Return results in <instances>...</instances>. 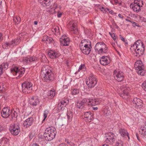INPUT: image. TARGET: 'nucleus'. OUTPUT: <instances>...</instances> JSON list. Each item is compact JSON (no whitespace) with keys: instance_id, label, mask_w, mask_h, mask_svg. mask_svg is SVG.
I'll list each match as a JSON object with an SVG mask.
<instances>
[{"instance_id":"41","label":"nucleus","mask_w":146,"mask_h":146,"mask_svg":"<svg viewBox=\"0 0 146 146\" xmlns=\"http://www.w3.org/2000/svg\"><path fill=\"white\" fill-rule=\"evenodd\" d=\"M49 113V112L48 110H45L44 112L43 113V117H44V119L42 121V123L44 121L46 118L48 114Z\"/></svg>"},{"instance_id":"56","label":"nucleus","mask_w":146,"mask_h":146,"mask_svg":"<svg viewBox=\"0 0 146 146\" xmlns=\"http://www.w3.org/2000/svg\"><path fill=\"white\" fill-rule=\"evenodd\" d=\"M143 62L142 61L140 60H137L135 64H142Z\"/></svg>"},{"instance_id":"30","label":"nucleus","mask_w":146,"mask_h":146,"mask_svg":"<svg viewBox=\"0 0 146 146\" xmlns=\"http://www.w3.org/2000/svg\"><path fill=\"white\" fill-rule=\"evenodd\" d=\"M119 133L122 137H127L129 139V134L127 131L125 129H120L119 131Z\"/></svg>"},{"instance_id":"38","label":"nucleus","mask_w":146,"mask_h":146,"mask_svg":"<svg viewBox=\"0 0 146 146\" xmlns=\"http://www.w3.org/2000/svg\"><path fill=\"white\" fill-rule=\"evenodd\" d=\"M81 70H82L83 71H85L86 70V68L85 66V64H81L79 66L78 71L76 73L80 72Z\"/></svg>"},{"instance_id":"49","label":"nucleus","mask_w":146,"mask_h":146,"mask_svg":"<svg viewBox=\"0 0 146 146\" xmlns=\"http://www.w3.org/2000/svg\"><path fill=\"white\" fill-rule=\"evenodd\" d=\"M112 2L114 3L115 4H118L119 5H121L122 2L121 1H119L118 0H112Z\"/></svg>"},{"instance_id":"54","label":"nucleus","mask_w":146,"mask_h":146,"mask_svg":"<svg viewBox=\"0 0 146 146\" xmlns=\"http://www.w3.org/2000/svg\"><path fill=\"white\" fill-rule=\"evenodd\" d=\"M62 14V13L61 12H60V11H58L57 14V17L58 18L60 17Z\"/></svg>"},{"instance_id":"37","label":"nucleus","mask_w":146,"mask_h":146,"mask_svg":"<svg viewBox=\"0 0 146 146\" xmlns=\"http://www.w3.org/2000/svg\"><path fill=\"white\" fill-rule=\"evenodd\" d=\"M88 100L89 99L84 98L81 101L84 106L85 105H89V103L88 102Z\"/></svg>"},{"instance_id":"15","label":"nucleus","mask_w":146,"mask_h":146,"mask_svg":"<svg viewBox=\"0 0 146 146\" xmlns=\"http://www.w3.org/2000/svg\"><path fill=\"white\" fill-rule=\"evenodd\" d=\"M91 45L90 41L88 39H84L81 40L79 44L80 48L86 47Z\"/></svg>"},{"instance_id":"13","label":"nucleus","mask_w":146,"mask_h":146,"mask_svg":"<svg viewBox=\"0 0 146 146\" xmlns=\"http://www.w3.org/2000/svg\"><path fill=\"white\" fill-rule=\"evenodd\" d=\"M70 30L72 33L74 34H77L78 30L76 27L77 24L74 21H70L68 25Z\"/></svg>"},{"instance_id":"64","label":"nucleus","mask_w":146,"mask_h":146,"mask_svg":"<svg viewBox=\"0 0 146 146\" xmlns=\"http://www.w3.org/2000/svg\"><path fill=\"white\" fill-rule=\"evenodd\" d=\"M32 146H39L37 144L35 143L33 144Z\"/></svg>"},{"instance_id":"14","label":"nucleus","mask_w":146,"mask_h":146,"mask_svg":"<svg viewBox=\"0 0 146 146\" xmlns=\"http://www.w3.org/2000/svg\"><path fill=\"white\" fill-rule=\"evenodd\" d=\"M60 43L63 46H68L69 44L70 40L66 35H62L60 39Z\"/></svg>"},{"instance_id":"36","label":"nucleus","mask_w":146,"mask_h":146,"mask_svg":"<svg viewBox=\"0 0 146 146\" xmlns=\"http://www.w3.org/2000/svg\"><path fill=\"white\" fill-rule=\"evenodd\" d=\"M67 117L68 119V121L70 122L72 120V113L71 111L68 112L67 114Z\"/></svg>"},{"instance_id":"5","label":"nucleus","mask_w":146,"mask_h":146,"mask_svg":"<svg viewBox=\"0 0 146 146\" xmlns=\"http://www.w3.org/2000/svg\"><path fill=\"white\" fill-rule=\"evenodd\" d=\"M97 81L96 76L92 74H90L87 80L86 84L88 87L92 88L94 87L97 84Z\"/></svg>"},{"instance_id":"47","label":"nucleus","mask_w":146,"mask_h":146,"mask_svg":"<svg viewBox=\"0 0 146 146\" xmlns=\"http://www.w3.org/2000/svg\"><path fill=\"white\" fill-rule=\"evenodd\" d=\"M108 12H109L111 15L113 16H115L116 14V13L114 12L112 10L109 9H108V10L107 13Z\"/></svg>"},{"instance_id":"4","label":"nucleus","mask_w":146,"mask_h":146,"mask_svg":"<svg viewBox=\"0 0 146 146\" xmlns=\"http://www.w3.org/2000/svg\"><path fill=\"white\" fill-rule=\"evenodd\" d=\"M128 89L127 87L120 86L118 87L117 92L121 97L126 100L129 97Z\"/></svg>"},{"instance_id":"53","label":"nucleus","mask_w":146,"mask_h":146,"mask_svg":"<svg viewBox=\"0 0 146 146\" xmlns=\"http://www.w3.org/2000/svg\"><path fill=\"white\" fill-rule=\"evenodd\" d=\"M140 19L142 22H146V19L143 17H140Z\"/></svg>"},{"instance_id":"23","label":"nucleus","mask_w":146,"mask_h":146,"mask_svg":"<svg viewBox=\"0 0 146 146\" xmlns=\"http://www.w3.org/2000/svg\"><path fill=\"white\" fill-rule=\"evenodd\" d=\"M55 130L56 129L54 128L49 127L46 129L44 133L49 134L50 135H52L53 136H55L56 135Z\"/></svg>"},{"instance_id":"55","label":"nucleus","mask_w":146,"mask_h":146,"mask_svg":"<svg viewBox=\"0 0 146 146\" xmlns=\"http://www.w3.org/2000/svg\"><path fill=\"white\" fill-rule=\"evenodd\" d=\"M117 146H123V143L121 141L117 142Z\"/></svg>"},{"instance_id":"31","label":"nucleus","mask_w":146,"mask_h":146,"mask_svg":"<svg viewBox=\"0 0 146 146\" xmlns=\"http://www.w3.org/2000/svg\"><path fill=\"white\" fill-rule=\"evenodd\" d=\"M42 40L46 43H50L52 42L53 40V39L47 36H43Z\"/></svg>"},{"instance_id":"21","label":"nucleus","mask_w":146,"mask_h":146,"mask_svg":"<svg viewBox=\"0 0 146 146\" xmlns=\"http://www.w3.org/2000/svg\"><path fill=\"white\" fill-rule=\"evenodd\" d=\"M133 103L134 104L135 106L140 108L143 105V104L142 101L139 98H134L132 101Z\"/></svg>"},{"instance_id":"52","label":"nucleus","mask_w":146,"mask_h":146,"mask_svg":"<svg viewBox=\"0 0 146 146\" xmlns=\"http://www.w3.org/2000/svg\"><path fill=\"white\" fill-rule=\"evenodd\" d=\"M142 87L144 89L145 91H146V82L145 81L142 84Z\"/></svg>"},{"instance_id":"63","label":"nucleus","mask_w":146,"mask_h":146,"mask_svg":"<svg viewBox=\"0 0 146 146\" xmlns=\"http://www.w3.org/2000/svg\"><path fill=\"white\" fill-rule=\"evenodd\" d=\"M66 64H69V63H71L72 62H71V61L70 60H67V61H66Z\"/></svg>"},{"instance_id":"10","label":"nucleus","mask_w":146,"mask_h":146,"mask_svg":"<svg viewBox=\"0 0 146 146\" xmlns=\"http://www.w3.org/2000/svg\"><path fill=\"white\" fill-rule=\"evenodd\" d=\"M104 139L107 143L112 144L115 141L116 136L113 133L109 132L106 135Z\"/></svg>"},{"instance_id":"35","label":"nucleus","mask_w":146,"mask_h":146,"mask_svg":"<svg viewBox=\"0 0 146 146\" xmlns=\"http://www.w3.org/2000/svg\"><path fill=\"white\" fill-rule=\"evenodd\" d=\"M3 48H9L13 47V45L11 42V41L9 42H6L4 43L3 45Z\"/></svg>"},{"instance_id":"48","label":"nucleus","mask_w":146,"mask_h":146,"mask_svg":"<svg viewBox=\"0 0 146 146\" xmlns=\"http://www.w3.org/2000/svg\"><path fill=\"white\" fill-rule=\"evenodd\" d=\"M11 116L12 117H16L17 116V113L15 111H11Z\"/></svg>"},{"instance_id":"43","label":"nucleus","mask_w":146,"mask_h":146,"mask_svg":"<svg viewBox=\"0 0 146 146\" xmlns=\"http://www.w3.org/2000/svg\"><path fill=\"white\" fill-rule=\"evenodd\" d=\"M76 105L77 107L79 109H83L84 107V106L81 101L77 102Z\"/></svg>"},{"instance_id":"46","label":"nucleus","mask_w":146,"mask_h":146,"mask_svg":"<svg viewBox=\"0 0 146 146\" xmlns=\"http://www.w3.org/2000/svg\"><path fill=\"white\" fill-rule=\"evenodd\" d=\"M100 9L101 11L104 13L108 12V8L101 7L100 8Z\"/></svg>"},{"instance_id":"59","label":"nucleus","mask_w":146,"mask_h":146,"mask_svg":"<svg viewBox=\"0 0 146 146\" xmlns=\"http://www.w3.org/2000/svg\"><path fill=\"white\" fill-rule=\"evenodd\" d=\"M59 146H68V145L65 143H61Z\"/></svg>"},{"instance_id":"3","label":"nucleus","mask_w":146,"mask_h":146,"mask_svg":"<svg viewBox=\"0 0 146 146\" xmlns=\"http://www.w3.org/2000/svg\"><path fill=\"white\" fill-rule=\"evenodd\" d=\"M43 80L46 82H49L52 80L54 79V74L51 70H45L43 68Z\"/></svg>"},{"instance_id":"19","label":"nucleus","mask_w":146,"mask_h":146,"mask_svg":"<svg viewBox=\"0 0 146 146\" xmlns=\"http://www.w3.org/2000/svg\"><path fill=\"white\" fill-rule=\"evenodd\" d=\"M69 100L67 99H64L62 100L60 104H59L57 106V108L59 110H63L65 107L68 103Z\"/></svg>"},{"instance_id":"34","label":"nucleus","mask_w":146,"mask_h":146,"mask_svg":"<svg viewBox=\"0 0 146 146\" xmlns=\"http://www.w3.org/2000/svg\"><path fill=\"white\" fill-rule=\"evenodd\" d=\"M20 39L19 38H17L16 39H13L11 41V42L13 46L17 45L19 44L20 42Z\"/></svg>"},{"instance_id":"2","label":"nucleus","mask_w":146,"mask_h":146,"mask_svg":"<svg viewBox=\"0 0 146 146\" xmlns=\"http://www.w3.org/2000/svg\"><path fill=\"white\" fill-rule=\"evenodd\" d=\"M96 52L99 54L106 53L108 50L106 45L102 42H98L96 44L94 48Z\"/></svg>"},{"instance_id":"17","label":"nucleus","mask_w":146,"mask_h":146,"mask_svg":"<svg viewBox=\"0 0 146 146\" xmlns=\"http://www.w3.org/2000/svg\"><path fill=\"white\" fill-rule=\"evenodd\" d=\"M48 55L51 58L54 59L59 56L60 54L57 51L50 50L48 51Z\"/></svg>"},{"instance_id":"25","label":"nucleus","mask_w":146,"mask_h":146,"mask_svg":"<svg viewBox=\"0 0 146 146\" xmlns=\"http://www.w3.org/2000/svg\"><path fill=\"white\" fill-rule=\"evenodd\" d=\"M110 61V58L107 56H103L100 59V64H104V63L109 64Z\"/></svg>"},{"instance_id":"1","label":"nucleus","mask_w":146,"mask_h":146,"mask_svg":"<svg viewBox=\"0 0 146 146\" xmlns=\"http://www.w3.org/2000/svg\"><path fill=\"white\" fill-rule=\"evenodd\" d=\"M130 49L135 52L134 55L135 56L139 57L143 54L145 47L142 41L139 40L131 46Z\"/></svg>"},{"instance_id":"24","label":"nucleus","mask_w":146,"mask_h":146,"mask_svg":"<svg viewBox=\"0 0 146 146\" xmlns=\"http://www.w3.org/2000/svg\"><path fill=\"white\" fill-rule=\"evenodd\" d=\"M23 63H25L27 62H31L33 61H34L37 60V58L35 56L30 57L28 56L27 57H25L23 58Z\"/></svg>"},{"instance_id":"51","label":"nucleus","mask_w":146,"mask_h":146,"mask_svg":"<svg viewBox=\"0 0 146 146\" xmlns=\"http://www.w3.org/2000/svg\"><path fill=\"white\" fill-rule=\"evenodd\" d=\"M120 36L121 39L124 42L125 44H127V40L124 38L123 37L121 36V35H120Z\"/></svg>"},{"instance_id":"61","label":"nucleus","mask_w":146,"mask_h":146,"mask_svg":"<svg viewBox=\"0 0 146 146\" xmlns=\"http://www.w3.org/2000/svg\"><path fill=\"white\" fill-rule=\"evenodd\" d=\"M2 39L3 37L2 34L0 33V42L2 40Z\"/></svg>"},{"instance_id":"6","label":"nucleus","mask_w":146,"mask_h":146,"mask_svg":"<svg viewBox=\"0 0 146 146\" xmlns=\"http://www.w3.org/2000/svg\"><path fill=\"white\" fill-rule=\"evenodd\" d=\"M33 84L30 82H25L22 84L23 92L25 94L29 93L33 90Z\"/></svg>"},{"instance_id":"22","label":"nucleus","mask_w":146,"mask_h":146,"mask_svg":"<svg viewBox=\"0 0 146 146\" xmlns=\"http://www.w3.org/2000/svg\"><path fill=\"white\" fill-rule=\"evenodd\" d=\"M84 117L86 118L85 120L87 122H90L93 118V114L90 112H85L84 115Z\"/></svg>"},{"instance_id":"8","label":"nucleus","mask_w":146,"mask_h":146,"mask_svg":"<svg viewBox=\"0 0 146 146\" xmlns=\"http://www.w3.org/2000/svg\"><path fill=\"white\" fill-rule=\"evenodd\" d=\"M11 72L14 76L18 75V78L21 77L25 72L24 68H19L17 67H15L11 68Z\"/></svg>"},{"instance_id":"11","label":"nucleus","mask_w":146,"mask_h":146,"mask_svg":"<svg viewBox=\"0 0 146 146\" xmlns=\"http://www.w3.org/2000/svg\"><path fill=\"white\" fill-rule=\"evenodd\" d=\"M135 67L136 71L138 75L141 76L145 75V71L143 64H135Z\"/></svg>"},{"instance_id":"26","label":"nucleus","mask_w":146,"mask_h":146,"mask_svg":"<svg viewBox=\"0 0 146 146\" xmlns=\"http://www.w3.org/2000/svg\"><path fill=\"white\" fill-rule=\"evenodd\" d=\"M91 45L90 46L86 47L80 49L82 52L85 54H89L90 52L91 48Z\"/></svg>"},{"instance_id":"39","label":"nucleus","mask_w":146,"mask_h":146,"mask_svg":"<svg viewBox=\"0 0 146 146\" xmlns=\"http://www.w3.org/2000/svg\"><path fill=\"white\" fill-rule=\"evenodd\" d=\"M8 64H1L0 65V76L3 73V70L4 68H6L5 66L6 65L7 67L8 66Z\"/></svg>"},{"instance_id":"60","label":"nucleus","mask_w":146,"mask_h":146,"mask_svg":"<svg viewBox=\"0 0 146 146\" xmlns=\"http://www.w3.org/2000/svg\"><path fill=\"white\" fill-rule=\"evenodd\" d=\"M111 45H112V46L114 48V49H116V48L115 47V44L114 43H112L111 44Z\"/></svg>"},{"instance_id":"62","label":"nucleus","mask_w":146,"mask_h":146,"mask_svg":"<svg viewBox=\"0 0 146 146\" xmlns=\"http://www.w3.org/2000/svg\"><path fill=\"white\" fill-rule=\"evenodd\" d=\"M118 16L121 19H123V16H122L120 14H118Z\"/></svg>"},{"instance_id":"29","label":"nucleus","mask_w":146,"mask_h":146,"mask_svg":"<svg viewBox=\"0 0 146 146\" xmlns=\"http://www.w3.org/2000/svg\"><path fill=\"white\" fill-rule=\"evenodd\" d=\"M43 137L44 140L47 141H51L55 137L53 135H50L45 133L43 134Z\"/></svg>"},{"instance_id":"9","label":"nucleus","mask_w":146,"mask_h":146,"mask_svg":"<svg viewBox=\"0 0 146 146\" xmlns=\"http://www.w3.org/2000/svg\"><path fill=\"white\" fill-rule=\"evenodd\" d=\"M9 130L11 133L13 135H17L20 132L19 124L18 123L11 124L10 126Z\"/></svg>"},{"instance_id":"45","label":"nucleus","mask_w":146,"mask_h":146,"mask_svg":"<svg viewBox=\"0 0 146 146\" xmlns=\"http://www.w3.org/2000/svg\"><path fill=\"white\" fill-rule=\"evenodd\" d=\"M72 95H76L79 93L78 89H74L72 91Z\"/></svg>"},{"instance_id":"28","label":"nucleus","mask_w":146,"mask_h":146,"mask_svg":"<svg viewBox=\"0 0 146 146\" xmlns=\"http://www.w3.org/2000/svg\"><path fill=\"white\" fill-rule=\"evenodd\" d=\"M52 31L56 36H58L60 35L59 28L58 26H54L52 29Z\"/></svg>"},{"instance_id":"42","label":"nucleus","mask_w":146,"mask_h":146,"mask_svg":"<svg viewBox=\"0 0 146 146\" xmlns=\"http://www.w3.org/2000/svg\"><path fill=\"white\" fill-rule=\"evenodd\" d=\"M55 92L54 90H50L48 93V96L51 97V98H52L55 95Z\"/></svg>"},{"instance_id":"16","label":"nucleus","mask_w":146,"mask_h":146,"mask_svg":"<svg viewBox=\"0 0 146 146\" xmlns=\"http://www.w3.org/2000/svg\"><path fill=\"white\" fill-rule=\"evenodd\" d=\"M34 121V120L33 117H29L24 121L23 126L26 128L29 127L33 124Z\"/></svg>"},{"instance_id":"32","label":"nucleus","mask_w":146,"mask_h":146,"mask_svg":"<svg viewBox=\"0 0 146 146\" xmlns=\"http://www.w3.org/2000/svg\"><path fill=\"white\" fill-rule=\"evenodd\" d=\"M104 113L106 116L109 115L111 114L110 109L108 107H106L103 108Z\"/></svg>"},{"instance_id":"44","label":"nucleus","mask_w":146,"mask_h":146,"mask_svg":"<svg viewBox=\"0 0 146 146\" xmlns=\"http://www.w3.org/2000/svg\"><path fill=\"white\" fill-rule=\"evenodd\" d=\"M140 130H141V133L142 134H145L146 133V128L144 127H141Z\"/></svg>"},{"instance_id":"50","label":"nucleus","mask_w":146,"mask_h":146,"mask_svg":"<svg viewBox=\"0 0 146 146\" xmlns=\"http://www.w3.org/2000/svg\"><path fill=\"white\" fill-rule=\"evenodd\" d=\"M109 34L111 37L114 40H116V38H117V36H116L114 34V33H111L110 32L109 33Z\"/></svg>"},{"instance_id":"57","label":"nucleus","mask_w":146,"mask_h":146,"mask_svg":"<svg viewBox=\"0 0 146 146\" xmlns=\"http://www.w3.org/2000/svg\"><path fill=\"white\" fill-rule=\"evenodd\" d=\"M15 19L17 20L18 22H20L21 21V19L20 18L18 17H16L14 19V20H15Z\"/></svg>"},{"instance_id":"7","label":"nucleus","mask_w":146,"mask_h":146,"mask_svg":"<svg viewBox=\"0 0 146 146\" xmlns=\"http://www.w3.org/2000/svg\"><path fill=\"white\" fill-rule=\"evenodd\" d=\"M143 3L140 0H135L133 3L130 5L132 6V9L134 11L137 13L139 12L141 10L140 8L142 7Z\"/></svg>"},{"instance_id":"20","label":"nucleus","mask_w":146,"mask_h":146,"mask_svg":"<svg viewBox=\"0 0 146 146\" xmlns=\"http://www.w3.org/2000/svg\"><path fill=\"white\" fill-rule=\"evenodd\" d=\"M30 103L31 105L33 106H36L39 104L40 102L38 97L36 96H33L30 99Z\"/></svg>"},{"instance_id":"18","label":"nucleus","mask_w":146,"mask_h":146,"mask_svg":"<svg viewBox=\"0 0 146 146\" xmlns=\"http://www.w3.org/2000/svg\"><path fill=\"white\" fill-rule=\"evenodd\" d=\"M11 113V111L8 108H4L1 111V115L3 117L7 118L9 116Z\"/></svg>"},{"instance_id":"33","label":"nucleus","mask_w":146,"mask_h":146,"mask_svg":"<svg viewBox=\"0 0 146 146\" xmlns=\"http://www.w3.org/2000/svg\"><path fill=\"white\" fill-rule=\"evenodd\" d=\"M40 3L43 6L49 5L50 4V0H39Z\"/></svg>"},{"instance_id":"58","label":"nucleus","mask_w":146,"mask_h":146,"mask_svg":"<svg viewBox=\"0 0 146 146\" xmlns=\"http://www.w3.org/2000/svg\"><path fill=\"white\" fill-rule=\"evenodd\" d=\"M5 90V89H4L3 87H1L0 86V92H3Z\"/></svg>"},{"instance_id":"27","label":"nucleus","mask_w":146,"mask_h":146,"mask_svg":"<svg viewBox=\"0 0 146 146\" xmlns=\"http://www.w3.org/2000/svg\"><path fill=\"white\" fill-rule=\"evenodd\" d=\"M88 102L89 103V105L92 106H95L98 104L100 102L98 99L95 98H89L88 100Z\"/></svg>"},{"instance_id":"40","label":"nucleus","mask_w":146,"mask_h":146,"mask_svg":"<svg viewBox=\"0 0 146 146\" xmlns=\"http://www.w3.org/2000/svg\"><path fill=\"white\" fill-rule=\"evenodd\" d=\"M41 56H42V61L43 63H47L48 62V60L46 57L45 55L41 53Z\"/></svg>"},{"instance_id":"12","label":"nucleus","mask_w":146,"mask_h":146,"mask_svg":"<svg viewBox=\"0 0 146 146\" xmlns=\"http://www.w3.org/2000/svg\"><path fill=\"white\" fill-rule=\"evenodd\" d=\"M115 79L118 82L122 81L124 78L123 73L122 72L115 70L113 72Z\"/></svg>"}]
</instances>
